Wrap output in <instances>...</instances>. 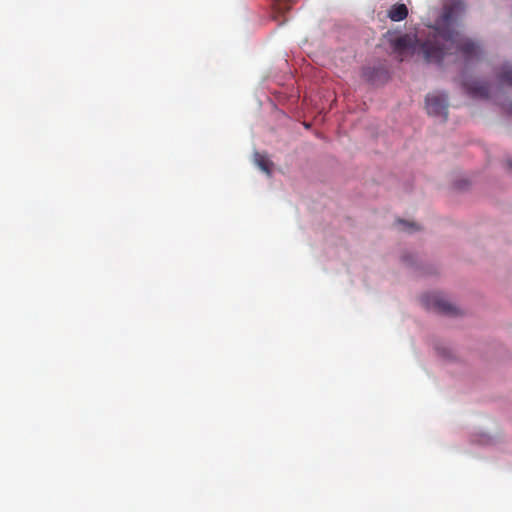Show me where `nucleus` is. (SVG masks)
<instances>
[{"instance_id": "4", "label": "nucleus", "mask_w": 512, "mask_h": 512, "mask_svg": "<svg viewBox=\"0 0 512 512\" xmlns=\"http://www.w3.org/2000/svg\"><path fill=\"white\" fill-rule=\"evenodd\" d=\"M422 301L428 309H433L447 315L456 314V308L438 294L425 295Z\"/></svg>"}, {"instance_id": "3", "label": "nucleus", "mask_w": 512, "mask_h": 512, "mask_svg": "<svg viewBox=\"0 0 512 512\" xmlns=\"http://www.w3.org/2000/svg\"><path fill=\"white\" fill-rule=\"evenodd\" d=\"M426 109L428 114L442 116L444 120L448 115L447 95L444 93H433L426 97Z\"/></svg>"}, {"instance_id": "8", "label": "nucleus", "mask_w": 512, "mask_h": 512, "mask_svg": "<svg viewBox=\"0 0 512 512\" xmlns=\"http://www.w3.org/2000/svg\"><path fill=\"white\" fill-rule=\"evenodd\" d=\"M255 162L263 172L267 173L268 175L271 173L272 163L266 158V156L260 153H256Z\"/></svg>"}, {"instance_id": "10", "label": "nucleus", "mask_w": 512, "mask_h": 512, "mask_svg": "<svg viewBox=\"0 0 512 512\" xmlns=\"http://www.w3.org/2000/svg\"><path fill=\"white\" fill-rule=\"evenodd\" d=\"M399 223L404 226V230L412 231L418 229L417 225L413 222H407L404 220H399Z\"/></svg>"}, {"instance_id": "5", "label": "nucleus", "mask_w": 512, "mask_h": 512, "mask_svg": "<svg viewBox=\"0 0 512 512\" xmlns=\"http://www.w3.org/2000/svg\"><path fill=\"white\" fill-rule=\"evenodd\" d=\"M464 86L467 89L468 93L474 97L486 98L489 95V86L486 83L465 82Z\"/></svg>"}, {"instance_id": "7", "label": "nucleus", "mask_w": 512, "mask_h": 512, "mask_svg": "<svg viewBox=\"0 0 512 512\" xmlns=\"http://www.w3.org/2000/svg\"><path fill=\"white\" fill-rule=\"evenodd\" d=\"M297 0H274L275 13L283 15L288 12Z\"/></svg>"}, {"instance_id": "6", "label": "nucleus", "mask_w": 512, "mask_h": 512, "mask_svg": "<svg viewBox=\"0 0 512 512\" xmlns=\"http://www.w3.org/2000/svg\"><path fill=\"white\" fill-rule=\"evenodd\" d=\"M408 16V8L405 4L397 3L391 6L388 11V17L394 21L399 22Z\"/></svg>"}, {"instance_id": "1", "label": "nucleus", "mask_w": 512, "mask_h": 512, "mask_svg": "<svg viewBox=\"0 0 512 512\" xmlns=\"http://www.w3.org/2000/svg\"><path fill=\"white\" fill-rule=\"evenodd\" d=\"M462 1H453L443 6L427 39L421 44L424 59L430 63H441L446 56L459 55L465 61L478 59L480 46L456 30L457 19L464 13Z\"/></svg>"}, {"instance_id": "12", "label": "nucleus", "mask_w": 512, "mask_h": 512, "mask_svg": "<svg viewBox=\"0 0 512 512\" xmlns=\"http://www.w3.org/2000/svg\"><path fill=\"white\" fill-rule=\"evenodd\" d=\"M509 112L512 114V104L509 107Z\"/></svg>"}, {"instance_id": "2", "label": "nucleus", "mask_w": 512, "mask_h": 512, "mask_svg": "<svg viewBox=\"0 0 512 512\" xmlns=\"http://www.w3.org/2000/svg\"><path fill=\"white\" fill-rule=\"evenodd\" d=\"M387 36H389L388 41L392 52L396 55V58L399 61H403L407 56L414 53L416 44V39L414 37L409 34L392 37L390 33H388Z\"/></svg>"}, {"instance_id": "11", "label": "nucleus", "mask_w": 512, "mask_h": 512, "mask_svg": "<svg viewBox=\"0 0 512 512\" xmlns=\"http://www.w3.org/2000/svg\"><path fill=\"white\" fill-rule=\"evenodd\" d=\"M508 168L512 171V160L507 161Z\"/></svg>"}, {"instance_id": "9", "label": "nucleus", "mask_w": 512, "mask_h": 512, "mask_svg": "<svg viewBox=\"0 0 512 512\" xmlns=\"http://www.w3.org/2000/svg\"><path fill=\"white\" fill-rule=\"evenodd\" d=\"M499 79L501 83L512 87V67L508 65L504 66L499 74Z\"/></svg>"}]
</instances>
